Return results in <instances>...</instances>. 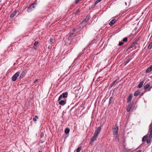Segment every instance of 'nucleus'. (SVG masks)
I'll return each instance as SVG.
<instances>
[{"label": "nucleus", "instance_id": "f257e3e1", "mask_svg": "<svg viewBox=\"0 0 152 152\" xmlns=\"http://www.w3.org/2000/svg\"><path fill=\"white\" fill-rule=\"evenodd\" d=\"M149 132L150 133L149 137L146 140L147 144L149 143L151 141V140L152 138V124L149 125Z\"/></svg>", "mask_w": 152, "mask_h": 152}, {"label": "nucleus", "instance_id": "f03ea898", "mask_svg": "<svg viewBox=\"0 0 152 152\" xmlns=\"http://www.w3.org/2000/svg\"><path fill=\"white\" fill-rule=\"evenodd\" d=\"M37 3L35 1L34 3L31 4L28 8L27 10V11L28 12H31L33 9L35 8V5H37Z\"/></svg>", "mask_w": 152, "mask_h": 152}, {"label": "nucleus", "instance_id": "7ed1b4c3", "mask_svg": "<svg viewBox=\"0 0 152 152\" xmlns=\"http://www.w3.org/2000/svg\"><path fill=\"white\" fill-rule=\"evenodd\" d=\"M20 72H17L12 77V80L14 81H15L17 79L18 77L20 75Z\"/></svg>", "mask_w": 152, "mask_h": 152}, {"label": "nucleus", "instance_id": "20e7f679", "mask_svg": "<svg viewBox=\"0 0 152 152\" xmlns=\"http://www.w3.org/2000/svg\"><path fill=\"white\" fill-rule=\"evenodd\" d=\"M68 96V93L65 92L63 93L61 95H60L58 99V101H60L62 98H65L67 97Z\"/></svg>", "mask_w": 152, "mask_h": 152}, {"label": "nucleus", "instance_id": "39448f33", "mask_svg": "<svg viewBox=\"0 0 152 152\" xmlns=\"http://www.w3.org/2000/svg\"><path fill=\"white\" fill-rule=\"evenodd\" d=\"M90 17L89 15H87L86 18L82 21L81 23L84 24V25H86V23L88 21Z\"/></svg>", "mask_w": 152, "mask_h": 152}, {"label": "nucleus", "instance_id": "423d86ee", "mask_svg": "<svg viewBox=\"0 0 152 152\" xmlns=\"http://www.w3.org/2000/svg\"><path fill=\"white\" fill-rule=\"evenodd\" d=\"M27 70L26 69L24 70L20 74L19 77L20 79H21L23 78L27 74Z\"/></svg>", "mask_w": 152, "mask_h": 152}, {"label": "nucleus", "instance_id": "0eeeda50", "mask_svg": "<svg viewBox=\"0 0 152 152\" xmlns=\"http://www.w3.org/2000/svg\"><path fill=\"white\" fill-rule=\"evenodd\" d=\"M98 136V135L97 134H96L94 133L93 137L91 138L90 143L93 142L95 140H96Z\"/></svg>", "mask_w": 152, "mask_h": 152}, {"label": "nucleus", "instance_id": "6e6552de", "mask_svg": "<svg viewBox=\"0 0 152 152\" xmlns=\"http://www.w3.org/2000/svg\"><path fill=\"white\" fill-rule=\"evenodd\" d=\"M133 103L132 102H130L128 105L127 109L126 110L128 112H129L130 111L132 107L133 106Z\"/></svg>", "mask_w": 152, "mask_h": 152}, {"label": "nucleus", "instance_id": "1a4fd4ad", "mask_svg": "<svg viewBox=\"0 0 152 152\" xmlns=\"http://www.w3.org/2000/svg\"><path fill=\"white\" fill-rule=\"evenodd\" d=\"M102 129V128L101 126H99L95 130L94 134H97V135H99V134L100 132L101 131Z\"/></svg>", "mask_w": 152, "mask_h": 152}, {"label": "nucleus", "instance_id": "9d476101", "mask_svg": "<svg viewBox=\"0 0 152 152\" xmlns=\"http://www.w3.org/2000/svg\"><path fill=\"white\" fill-rule=\"evenodd\" d=\"M118 127H116L113 129V134L114 135H117L118 133Z\"/></svg>", "mask_w": 152, "mask_h": 152}, {"label": "nucleus", "instance_id": "9b49d317", "mask_svg": "<svg viewBox=\"0 0 152 152\" xmlns=\"http://www.w3.org/2000/svg\"><path fill=\"white\" fill-rule=\"evenodd\" d=\"M132 99V94H130L127 98V102L128 103L130 102Z\"/></svg>", "mask_w": 152, "mask_h": 152}, {"label": "nucleus", "instance_id": "f8f14e48", "mask_svg": "<svg viewBox=\"0 0 152 152\" xmlns=\"http://www.w3.org/2000/svg\"><path fill=\"white\" fill-rule=\"evenodd\" d=\"M152 71V65L148 68L146 70L147 73H149Z\"/></svg>", "mask_w": 152, "mask_h": 152}, {"label": "nucleus", "instance_id": "ddd939ff", "mask_svg": "<svg viewBox=\"0 0 152 152\" xmlns=\"http://www.w3.org/2000/svg\"><path fill=\"white\" fill-rule=\"evenodd\" d=\"M116 22V20L115 19H113L109 23V25L112 26L113 25L115 22Z\"/></svg>", "mask_w": 152, "mask_h": 152}, {"label": "nucleus", "instance_id": "4468645a", "mask_svg": "<svg viewBox=\"0 0 152 152\" xmlns=\"http://www.w3.org/2000/svg\"><path fill=\"white\" fill-rule=\"evenodd\" d=\"M66 103V101L64 100H61L59 102V104L62 106L64 105Z\"/></svg>", "mask_w": 152, "mask_h": 152}, {"label": "nucleus", "instance_id": "2eb2a0df", "mask_svg": "<svg viewBox=\"0 0 152 152\" xmlns=\"http://www.w3.org/2000/svg\"><path fill=\"white\" fill-rule=\"evenodd\" d=\"M17 12L16 10H15V11H14L11 14V15H10V17L11 18L15 16V15H16V14L17 13Z\"/></svg>", "mask_w": 152, "mask_h": 152}, {"label": "nucleus", "instance_id": "dca6fc26", "mask_svg": "<svg viewBox=\"0 0 152 152\" xmlns=\"http://www.w3.org/2000/svg\"><path fill=\"white\" fill-rule=\"evenodd\" d=\"M119 80V79H117L114 81L110 84V88H112L113 85L115 84V83L117 82V80Z\"/></svg>", "mask_w": 152, "mask_h": 152}, {"label": "nucleus", "instance_id": "f3484780", "mask_svg": "<svg viewBox=\"0 0 152 152\" xmlns=\"http://www.w3.org/2000/svg\"><path fill=\"white\" fill-rule=\"evenodd\" d=\"M69 132L70 129L69 128H66L65 129V133L66 134H68L69 133Z\"/></svg>", "mask_w": 152, "mask_h": 152}, {"label": "nucleus", "instance_id": "a211bd4d", "mask_svg": "<svg viewBox=\"0 0 152 152\" xmlns=\"http://www.w3.org/2000/svg\"><path fill=\"white\" fill-rule=\"evenodd\" d=\"M113 102V97H111L110 98L109 100V104H111Z\"/></svg>", "mask_w": 152, "mask_h": 152}, {"label": "nucleus", "instance_id": "6ab92c4d", "mask_svg": "<svg viewBox=\"0 0 152 152\" xmlns=\"http://www.w3.org/2000/svg\"><path fill=\"white\" fill-rule=\"evenodd\" d=\"M148 137V136L147 135H146L144 136L142 138V142H144V141H146L147 139H148L147 138Z\"/></svg>", "mask_w": 152, "mask_h": 152}, {"label": "nucleus", "instance_id": "aec40b11", "mask_svg": "<svg viewBox=\"0 0 152 152\" xmlns=\"http://www.w3.org/2000/svg\"><path fill=\"white\" fill-rule=\"evenodd\" d=\"M144 82L143 81H141L138 84V87L139 88H141L143 85Z\"/></svg>", "mask_w": 152, "mask_h": 152}, {"label": "nucleus", "instance_id": "412c9836", "mask_svg": "<svg viewBox=\"0 0 152 152\" xmlns=\"http://www.w3.org/2000/svg\"><path fill=\"white\" fill-rule=\"evenodd\" d=\"M132 44V46H134V47L135 48H136V46H135V45H138V43H137L136 41H135L133 42Z\"/></svg>", "mask_w": 152, "mask_h": 152}, {"label": "nucleus", "instance_id": "4be33fe9", "mask_svg": "<svg viewBox=\"0 0 152 152\" xmlns=\"http://www.w3.org/2000/svg\"><path fill=\"white\" fill-rule=\"evenodd\" d=\"M39 43V42L38 41H36L34 43V49H36V48H37V45Z\"/></svg>", "mask_w": 152, "mask_h": 152}, {"label": "nucleus", "instance_id": "5701e85b", "mask_svg": "<svg viewBox=\"0 0 152 152\" xmlns=\"http://www.w3.org/2000/svg\"><path fill=\"white\" fill-rule=\"evenodd\" d=\"M140 93V92L139 90H137L134 93V96H136L138 95Z\"/></svg>", "mask_w": 152, "mask_h": 152}, {"label": "nucleus", "instance_id": "b1692460", "mask_svg": "<svg viewBox=\"0 0 152 152\" xmlns=\"http://www.w3.org/2000/svg\"><path fill=\"white\" fill-rule=\"evenodd\" d=\"M150 87V84H147L146 85L144 86V88L145 90H146L147 88Z\"/></svg>", "mask_w": 152, "mask_h": 152}, {"label": "nucleus", "instance_id": "393cba45", "mask_svg": "<svg viewBox=\"0 0 152 152\" xmlns=\"http://www.w3.org/2000/svg\"><path fill=\"white\" fill-rule=\"evenodd\" d=\"M152 48V42L148 46V48L150 50Z\"/></svg>", "mask_w": 152, "mask_h": 152}, {"label": "nucleus", "instance_id": "a878e982", "mask_svg": "<svg viewBox=\"0 0 152 152\" xmlns=\"http://www.w3.org/2000/svg\"><path fill=\"white\" fill-rule=\"evenodd\" d=\"M81 147H79L76 150V152H80L81 150Z\"/></svg>", "mask_w": 152, "mask_h": 152}, {"label": "nucleus", "instance_id": "bb28decb", "mask_svg": "<svg viewBox=\"0 0 152 152\" xmlns=\"http://www.w3.org/2000/svg\"><path fill=\"white\" fill-rule=\"evenodd\" d=\"M123 42H126L127 41V37H125L122 40Z\"/></svg>", "mask_w": 152, "mask_h": 152}, {"label": "nucleus", "instance_id": "cd10ccee", "mask_svg": "<svg viewBox=\"0 0 152 152\" xmlns=\"http://www.w3.org/2000/svg\"><path fill=\"white\" fill-rule=\"evenodd\" d=\"M74 43V42L72 41L71 42L70 44L71 45H72L71 46V48H74V46L75 45L73 44Z\"/></svg>", "mask_w": 152, "mask_h": 152}, {"label": "nucleus", "instance_id": "c85d7f7f", "mask_svg": "<svg viewBox=\"0 0 152 152\" xmlns=\"http://www.w3.org/2000/svg\"><path fill=\"white\" fill-rule=\"evenodd\" d=\"M124 43L122 41H121L120 42H119V43L118 45L119 46H121L123 44H124Z\"/></svg>", "mask_w": 152, "mask_h": 152}, {"label": "nucleus", "instance_id": "c756f323", "mask_svg": "<svg viewBox=\"0 0 152 152\" xmlns=\"http://www.w3.org/2000/svg\"><path fill=\"white\" fill-rule=\"evenodd\" d=\"M75 36V35L73 33H72L70 34L69 37H74Z\"/></svg>", "mask_w": 152, "mask_h": 152}, {"label": "nucleus", "instance_id": "7c9ffc66", "mask_svg": "<svg viewBox=\"0 0 152 152\" xmlns=\"http://www.w3.org/2000/svg\"><path fill=\"white\" fill-rule=\"evenodd\" d=\"M140 40V37H138L137 39H136L135 41H136L137 43H138V41Z\"/></svg>", "mask_w": 152, "mask_h": 152}, {"label": "nucleus", "instance_id": "2f4dec72", "mask_svg": "<svg viewBox=\"0 0 152 152\" xmlns=\"http://www.w3.org/2000/svg\"><path fill=\"white\" fill-rule=\"evenodd\" d=\"M82 0H75V3L76 4H77L79 1H80Z\"/></svg>", "mask_w": 152, "mask_h": 152}, {"label": "nucleus", "instance_id": "473e14b6", "mask_svg": "<svg viewBox=\"0 0 152 152\" xmlns=\"http://www.w3.org/2000/svg\"><path fill=\"white\" fill-rule=\"evenodd\" d=\"M132 47H134V46H132V44H131V45L129 46V47L128 48V49L129 50L130 49V48H132Z\"/></svg>", "mask_w": 152, "mask_h": 152}, {"label": "nucleus", "instance_id": "72a5a7b5", "mask_svg": "<svg viewBox=\"0 0 152 152\" xmlns=\"http://www.w3.org/2000/svg\"><path fill=\"white\" fill-rule=\"evenodd\" d=\"M130 61V59H127L126 62V64H127V63H128Z\"/></svg>", "mask_w": 152, "mask_h": 152}, {"label": "nucleus", "instance_id": "f704fd0d", "mask_svg": "<svg viewBox=\"0 0 152 152\" xmlns=\"http://www.w3.org/2000/svg\"><path fill=\"white\" fill-rule=\"evenodd\" d=\"M79 12V9H77V10L76 11V12H75V14H77V13L78 12Z\"/></svg>", "mask_w": 152, "mask_h": 152}, {"label": "nucleus", "instance_id": "c9c22d12", "mask_svg": "<svg viewBox=\"0 0 152 152\" xmlns=\"http://www.w3.org/2000/svg\"><path fill=\"white\" fill-rule=\"evenodd\" d=\"M53 39L52 38H51L50 39V42L51 43H52L53 42Z\"/></svg>", "mask_w": 152, "mask_h": 152}, {"label": "nucleus", "instance_id": "e433bc0d", "mask_svg": "<svg viewBox=\"0 0 152 152\" xmlns=\"http://www.w3.org/2000/svg\"><path fill=\"white\" fill-rule=\"evenodd\" d=\"M152 88V86H151V87H150V88H149L148 89V91H151V88Z\"/></svg>", "mask_w": 152, "mask_h": 152}, {"label": "nucleus", "instance_id": "4c0bfd02", "mask_svg": "<svg viewBox=\"0 0 152 152\" xmlns=\"http://www.w3.org/2000/svg\"><path fill=\"white\" fill-rule=\"evenodd\" d=\"M33 120L34 121H36L37 120V119L36 118H34Z\"/></svg>", "mask_w": 152, "mask_h": 152}, {"label": "nucleus", "instance_id": "58836bf2", "mask_svg": "<svg viewBox=\"0 0 152 152\" xmlns=\"http://www.w3.org/2000/svg\"><path fill=\"white\" fill-rule=\"evenodd\" d=\"M135 152H141V150H138L137 151H135Z\"/></svg>", "mask_w": 152, "mask_h": 152}, {"label": "nucleus", "instance_id": "ea45409f", "mask_svg": "<svg viewBox=\"0 0 152 152\" xmlns=\"http://www.w3.org/2000/svg\"><path fill=\"white\" fill-rule=\"evenodd\" d=\"M35 118H38V117L37 116V115H36L35 116Z\"/></svg>", "mask_w": 152, "mask_h": 152}, {"label": "nucleus", "instance_id": "a19ab883", "mask_svg": "<svg viewBox=\"0 0 152 152\" xmlns=\"http://www.w3.org/2000/svg\"><path fill=\"white\" fill-rule=\"evenodd\" d=\"M38 81V80H36L35 81H34V83H36Z\"/></svg>", "mask_w": 152, "mask_h": 152}, {"label": "nucleus", "instance_id": "79ce46f5", "mask_svg": "<svg viewBox=\"0 0 152 152\" xmlns=\"http://www.w3.org/2000/svg\"><path fill=\"white\" fill-rule=\"evenodd\" d=\"M48 48H49V49L50 48V46H48Z\"/></svg>", "mask_w": 152, "mask_h": 152}, {"label": "nucleus", "instance_id": "37998d69", "mask_svg": "<svg viewBox=\"0 0 152 152\" xmlns=\"http://www.w3.org/2000/svg\"><path fill=\"white\" fill-rule=\"evenodd\" d=\"M39 152H42V151H39Z\"/></svg>", "mask_w": 152, "mask_h": 152}]
</instances>
